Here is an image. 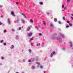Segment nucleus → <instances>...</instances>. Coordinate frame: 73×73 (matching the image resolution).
<instances>
[{
	"label": "nucleus",
	"mask_w": 73,
	"mask_h": 73,
	"mask_svg": "<svg viewBox=\"0 0 73 73\" xmlns=\"http://www.w3.org/2000/svg\"><path fill=\"white\" fill-rule=\"evenodd\" d=\"M38 44H37V46H38Z\"/></svg>",
	"instance_id": "52"
},
{
	"label": "nucleus",
	"mask_w": 73,
	"mask_h": 73,
	"mask_svg": "<svg viewBox=\"0 0 73 73\" xmlns=\"http://www.w3.org/2000/svg\"><path fill=\"white\" fill-rule=\"evenodd\" d=\"M1 59H2V60H4V58L2 57H1Z\"/></svg>",
	"instance_id": "35"
},
{
	"label": "nucleus",
	"mask_w": 73,
	"mask_h": 73,
	"mask_svg": "<svg viewBox=\"0 0 73 73\" xmlns=\"http://www.w3.org/2000/svg\"><path fill=\"white\" fill-rule=\"evenodd\" d=\"M36 28H37V29H38V27H36Z\"/></svg>",
	"instance_id": "45"
},
{
	"label": "nucleus",
	"mask_w": 73,
	"mask_h": 73,
	"mask_svg": "<svg viewBox=\"0 0 73 73\" xmlns=\"http://www.w3.org/2000/svg\"><path fill=\"white\" fill-rule=\"evenodd\" d=\"M12 31H14V30L12 29Z\"/></svg>",
	"instance_id": "48"
},
{
	"label": "nucleus",
	"mask_w": 73,
	"mask_h": 73,
	"mask_svg": "<svg viewBox=\"0 0 73 73\" xmlns=\"http://www.w3.org/2000/svg\"><path fill=\"white\" fill-rule=\"evenodd\" d=\"M51 57H52L53 56V53H52L50 55Z\"/></svg>",
	"instance_id": "16"
},
{
	"label": "nucleus",
	"mask_w": 73,
	"mask_h": 73,
	"mask_svg": "<svg viewBox=\"0 0 73 73\" xmlns=\"http://www.w3.org/2000/svg\"><path fill=\"white\" fill-rule=\"evenodd\" d=\"M21 27H20L19 28V30H21Z\"/></svg>",
	"instance_id": "24"
},
{
	"label": "nucleus",
	"mask_w": 73,
	"mask_h": 73,
	"mask_svg": "<svg viewBox=\"0 0 73 73\" xmlns=\"http://www.w3.org/2000/svg\"><path fill=\"white\" fill-rule=\"evenodd\" d=\"M16 73H19V72H16Z\"/></svg>",
	"instance_id": "49"
},
{
	"label": "nucleus",
	"mask_w": 73,
	"mask_h": 73,
	"mask_svg": "<svg viewBox=\"0 0 73 73\" xmlns=\"http://www.w3.org/2000/svg\"><path fill=\"white\" fill-rule=\"evenodd\" d=\"M2 25V23L0 22V25Z\"/></svg>",
	"instance_id": "33"
},
{
	"label": "nucleus",
	"mask_w": 73,
	"mask_h": 73,
	"mask_svg": "<svg viewBox=\"0 0 73 73\" xmlns=\"http://www.w3.org/2000/svg\"><path fill=\"white\" fill-rule=\"evenodd\" d=\"M39 3L40 4V5H42V2H40Z\"/></svg>",
	"instance_id": "15"
},
{
	"label": "nucleus",
	"mask_w": 73,
	"mask_h": 73,
	"mask_svg": "<svg viewBox=\"0 0 73 73\" xmlns=\"http://www.w3.org/2000/svg\"><path fill=\"white\" fill-rule=\"evenodd\" d=\"M42 68V66H40V68Z\"/></svg>",
	"instance_id": "28"
},
{
	"label": "nucleus",
	"mask_w": 73,
	"mask_h": 73,
	"mask_svg": "<svg viewBox=\"0 0 73 73\" xmlns=\"http://www.w3.org/2000/svg\"><path fill=\"white\" fill-rule=\"evenodd\" d=\"M31 27H32V26H30V27H27V30L28 31H30L31 29Z\"/></svg>",
	"instance_id": "1"
},
{
	"label": "nucleus",
	"mask_w": 73,
	"mask_h": 73,
	"mask_svg": "<svg viewBox=\"0 0 73 73\" xmlns=\"http://www.w3.org/2000/svg\"><path fill=\"white\" fill-rule=\"evenodd\" d=\"M69 24L70 25V26H72V24H70V23H69Z\"/></svg>",
	"instance_id": "20"
},
{
	"label": "nucleus",
	"mask_w": 73,
	"mask_h": 73,
	"mask_svg": "<svg viewBox=\"0 0 73 73\" xmlns=\"http://www.w3.org/2000/svg\"><path fill=\"white\" fill-rule=\"evenodd\" d=\"M70 0H67V3H69L70 2Z\"/></svg>",
	"instance_id": "14"
},
{
	"label": "nucleus",
	"mask_w": 73,
	"mask_h": 73,
	"mask_svg": "<svg viewBox=\"0 0 73 73\" xmlns=\"http://www.w3.org/2000/svg\"><path fill=\"white\" fill-rule=\"evenodd\" d=\"M31 68L33 69H35V67L34 66H31Z\"/></svg>",
	"instance_id": "13"
},
{
	"label": "nucleus",
	"mask_w": 73,
	"mask_h": 73,
	"mask_svg": "<svg viewBox=\"0 0 73 73\" xmlns=\"http://www.w3.org/2000/svg\"><path fill=\"white\" fill-rule=\"evenodd\" d=\"M3 45H7V44L6 43H3Z\"/></svg>",
	"instance_id": "21"
},
{
	"label": "nucleus",
	"mask_w": 73,
	"mask_h": 73,
	"mask_svg": "<svg viewBox=\"0 0 73 73\" xmlns=\"http://www.w3.org/2000/svg\"><path fill=\"white\" fill-rule=\"evenodd\" d=\"M58 29L59 30H61L60 29Z\"/></svg>",
	"instance_id": "50"
},
{
	"label": "nucleus",
	"mask_w": 73,
	"mask_h": 73,
	"mask_svg": "<svg viewBox=\"0 0 73 73\" xmlns=\"http://www.w3.org/2000/svg\"><path fill=\"white\" fill-rule=\"evenodd\" d=\"M63 20H65V19L64 17H63Z\"/></svg>",
	"instance_id": "25"
},
{
	"label": "nucleus",
	"mask_w": 73,
	"mask_h": 73,
	"mask_svg": "<svg viewBox=\"0 0 73 73\" xmlns=\"http://www.w3.org/2000/svg\"><path fill=\"white\" fill-rule=\"evenodd\" d=\"M28 36H31L32 35V33H30L29 34H28Z\"/></svg>",
	"instance_id": "4"
},
{
	"label": "nucleus",
	"mask_w": 73,
	"mask_h": 73,
	"mask_svg": "<svg viewBox=\"0 0 73 73\" xmlns=\"http://www.w3.org/2000/svg\"><path fill=\"white\" fill-rule=\"evenodd\" d=\"M11 15L13 16H15V15L14 14V13H13V11H12L11 12Z\"/></svg>",
	"instance_id": "5"
},
{
	"label": "nucleus",
	"mask_w": 73,
	"mask_h": 73,
	"mask_svg": "<svg viewBox=\"0 0 73 73\" xmlns=\"http://www.w3.org/2000/svg\"><path fill=\"white\" fill-rule=\"evenodd\" d=\"M36 64H38V65H40V63H39V62H36Z\"/></svg>",
	"instance_id": "22"
},
{
	"label": "nucleus",
	"mask_w": 73,
	"mask_h": 73,
	"mask_svg": "<svg viewBox=\"0 0 73 73\" xmlns=\"http://www.w3.org/2000/svg\"><path fill=\"white\" fill-rule=\"evenodd\" d=\"M70 22L69 21H67V23H69V24Z\"/></svg>",
	"instance_id": "27"
},
{
	"label": "nucleus",
	"mask_w": 73,
	"mask_h": 73,
	"mask_svg": "<svg viewBox=\"0 0 73 73\" xmlns=\"http://www.w3.org/2000/svg\"><path fill=\"white\" fill-rule=\"evenodd\" d=\"M59 24H61V23L60 22H59Z\"/></svg>",
	"instance_id": "39"
},
{
	"label": "nucleus",
	"mask_w": 73,
	"mask_h": 73,
	"mask_svg": "<svg viewBox=\"0 0 73 73\" xmlns=\"http://www.w3.org/2000/svg\"><path fill=\"white\" fill-rule=\"evenodd\" d=\"M68 27H69V26L68 25H67L66 26V28H68Z\"/></svg>",
	"instance_id": "40"
},
{
	"label": "nucleus",
	"mask_w": 73,
	"mask_h": 73,
	"mask_svg": "<svg viewBox=\"0 0 73 73\" xmlns=\"http://www.w3.org/2000/svg\"><path fill=\"white\" fill-rule=\"evenodd\" d=\"M29 52H31V49H29Z\"/></svg>",
	"instance_id": "26"
},
{
	"label": "nucleus",
	"mask_w": 73,
	"mask_h": 73,
	"mask_svg": "<svg viewBox=\"0 0 73 73\" xmlns=\"http://www.w3.org/2000/svg\"><path fill=\"white\" fill-rule=\"evenodd\" d=\"M54 21H55V22H57V18H55L54 19Z\"/></svg>",
	"instance_id": "9"
},
{
	"label": "nucleus",
	"mask_w": 73,
	"mask_h": 73,
	"mask_svg": "<svg viewBox=\"0 0 73 73\" xmlns=\"http://www.w3.org/2000/svg\"><path fill=\"white\" fill-rule=\"evenodd\" d=\"M22 15H23V16H24L25 18L26 19L27 18V17H26V16H25V14H24L22 13Z\"/></svg>",
	"instance_id": "8"
},
{
	"label": "nucleus",
	"mask_w": 73,
	"mask_h": 73,
	"mask_svg": "<svg viewBox=\"0 0 73 73\" xmlns=\"http://www.w3.org/2000/svg\"><path fill=\"white\" fill-rule=\"evenodd\" d=\"M3 7V6L2 5H0V8H2Z\"/></svg>",
	"instance_id": "29"
},
{
	"label": "nucleus",
	"mask_w": 73,
	"mask_h": 73,
	"mask_svg": "<svg viewBox=\"0 0 73 73\" xmlns=\"http://www.w3.org/2000/svg\"><path fill=\"white\" fill-rule=\"evenodd\" d=\"M67 9V8H66V7H65L64 8V9Z\"/></svg>",
	"instance_id": "32"
},
{
	"label": "nucleus",
	"mask_w": 73,
	"mask_h": 73,
	"mask_svg": "<svg viewBox=\"0 0 73 73\" xmlns=\"http://www.w3.org/2000/svg\"><path fill=\"white\" fill-rule=\"evenodd\" d=\"M49 14H50V13H47V15H49Z\"/></svg>",
	"instance_id": "34"
},
{
	"label": "nucleus",
	"mask_w": 73,
	"mask_h": 73,
	"mask_svg": "<svg viewBox=\"0 0 73 73\" xmlns=\"http://www.w3.org/2000/svg\"><path fill=\"white\" fill-rule=\"evenodd\" d=\"M71 16H73V14H72L71 15Z\"/></svg>",
	"instance_id": "44"
},
{
	"label": "nucleus",
	"mask_w": 73,
	"mask_h": 73,
	"mask_svg": "<svg viewBox=\"0 0 73 73\" xmlns=\"http://www.w3.org/2000/svg\"><path fill=\"white\" fill-rule=\"evenodd\" d=\"M30 23H33V21L32 20H31L30 21Z\"/></svg>",
	"instance_id": "19"
},
{
	"label": "nucleus",
	"mask_w": 73,
	"mask_h": 73,
	"mask_svg": "<svg viewBox=\"0 0 73 73\" xmlns=\"http://www.w3.org/2000/svg\"><path fill=\"white\" fill-rule=\"evenodd\" d=\"M17 22H18V21H19V19H18L17 20Z\"/></svg>",
	"instance_id": "47"
},
{
	"label": "nucleus",
	"mask_w": 73,
	"mask_h": 73,
	"mask_svg": "<svg viewBox=\"0 0 73 73\" xmlns=\"http://www.w3.org/2000/svg\"><path fill=\"white\" fill-rule=\"evenodd\" d=\"M61 36H62V38H64L65 36H64V35L62 34L60 35Z\"/></svg>",
	"instance_id": "10"
},
{
	"label": "nucleus",
	"mask_w": 73,
	"mask_h": 73,
	"mask_svg": "<svg viewBox=\"0 0 73 73\" xmlns=\"http://www.w3.org/2000/svg\"><path fill=\"white\" fill-rule=\"evenodd\" d=\"M1 17H3V15H1Z\"/></svg>",
	"instance_id": "42"
},
{
	"label": "nucleus",
	"mask_w": 73,
	"mask_h": 73,
	"mask_svg": "<svg viewBox=\"0 0 73 73\" xmlns=\"http://www.w3.org/2000/svg\"><path fill=\"white\" fill-rule=\"evenodd\" d=\"M69 44L70 45V47H72V43L71 42H69Z\"/></svg>",
	"instance_id": "2"
},
{
	"label": "nucleus",
	"mask_w": 73,
	"mask_h": 73,
	"mask_svg": "<svg viewBox=\"0 0 73 73\" xmlns=\"http://www.w3.org/2000/svg\"><path fill=\"white\" fill-rule=\"evenodd\" d=\"M42 34L41 33H39V36H42Z\"/></svg>",
	"instance_id": "23"
},
{
	"label": "nucleus",
	"mask_w": 73,
	"mask_h": 73,
	"mask_svg": "<svg viewBox=\"0 0 73 73\" xmlns=\"http://www.w3.org/2000/svg\"><path fill=\"white\" fill-rule=\"evenodd\" d=\"M72 49L73 50V48H72Z\"/></svg>",
	"instance_id": "53"
},
{
	"label": "nucleus",
	"mask_w": 73,
	"mask_h": 73,
	"mask_svg": "<svg viewBox=\"0 0 73 73\" xmlns=\"http://www.w3.org/2000/svg\"><path fill=\"white\" fill-rule=\"evenodd\" d=\"M43 24L44 25H46V23H45V21H43Z\"/></svg>",
	"instance_id": "12"
},
{
	"label": "nucleus",
	"mask_w": 73,
	"mask_h": 73,
	"mask_svg": "<svg viewBox=\"0 0 73 73\" xmlns=\"http://www.w3.org/2000/svg\"><path fill=\"white\" fill-rule=\"evenodd\" d=\"M2 65V64L1 63H0V65Z\"/></svg>",
	"instance_id": "46"
},
{
	"label": "nucleus",
	"mask_w": 73,
	"mask_h": 73,
	"mask_svg": "<svg viewBox=\"0 0 73 73\" xmlns=\"http://www.w3.org/2000/svg\"><path fill=\"white\" fill-rule=\"evenodd\" d=\"M21 22L22 23H23V24H25V21L23 20H21Z\"/></svg>",
	"instance_id": "3"
},
{
	"label": "nucleus",
	"mask_w": 73,
	"mask_h": 73,
	"mask_svg": "<svg viewBox=\"0 0 73 73\" xmlns=\"http://www.w3.org/2000/svg\"><path fill=\"white\" fill-rule=\"evenodd\" d=\"M45 71H44V73H45Z\"/></svg>",
	"instance_id": "51"
},
{
	"label": "nucleus",
	"mask_w": 73,
	"mask_h": 73,
	"mask_svg": "<svg viewBox=\"0 0 73 73\" xmlns=\"http://www.w3.org/2000/svg\"><path fill=\"white\" fill-rule=\"evenodd\" d=\"M6 32V30H5V31H4V33H5V32Z\"/></svg>",
	"instance_id": "36"
},
{
	"label": "nucleus",
	"mask_w": 73,
	"mask_h": 73,
	"mask_svg": "<svg viewBox=\"0 0 73 73\" xmlns=\"http://www.w3.org/2000/svg\"><path fill=\"white\" fill-rule=\"evenodd\" d=\"M4 41V40H1V43H2V42H3Z\"/></svg>",
	"instance_id": "17"
},
{
	"label": "nucleus",
	"mask_w": 73,
	"mask_h": 73,
	"mask_svg": "<svg viewBox=\"0 0 73 73\" xmlns=\"http://www.w3.org/2000/svg\"><path fill=\"white\" fill-rule=\"evenodd\" d=\"M60 37H58L57 38V40H60Z\"/></svg>",
	"instance_id": "18"
},
{
	"label": "nucleus",
	"mask_w": 73,
	"mask_h": 73,
	"mask_svg": "<svg viewBox=\"0 0 73 73\" xmlns=\"http://www.w3.org/2000/svg\"><path fill=\"white\" fill-rule=\"evenodd\" d=\"M16 4L17 5V4H19V2H17Z\"/></svg>",
	"instance_id": "31"
},
{
	"label": "nucleus",
	"mask_w": 73,
	"mask_h": 73,
	"mask_svg": "<svg viewBox=\"0 0 73 73\" xmlns=\"http://www.w3.org/2000/svg\"><path fill=\"white\" fill-rule=\"evenodd\" d=\"M29 62H31V60H28Z\"/></svg>",
	"instance_id": "43"
},
{
	"label": "nucleus",
	"mask_w": 73,
	"mask_h": 73,
	"mask_svg": "<svg viewBox=\"0 0 73 73\" xmlns=\"http://www.w3.org/2000/svg\"><path fill=\"white\" fill-rule=\"evenodd\" d=\"M50 27L51 28H53L54 27V26L52 24H50Z\"/></svg>",
	"instance_id": "6"
},
{
	"label": "nucleus",
	"mask_w": 73,
	"mask_h": 73,
	"mask_svg": "<svg viewBox=\"0 0 73 73\" xmlns=\"http://www.w3.org/2000/svg\"><path fill=\"white\" fill-rule=\"evenodd\" d=\"M64 5H62V8H64Z\"/></svg>",
	"instance_id": "30"
},
{
	"label": "nucleus",
	"mask_w": 73,
	"mask_h": 73,
	"mask_svg": "<svg viewBox=\"0 0 73 73\" xmlns=\"http://www.w3.org/2000/svg\"><path fill=\"white\" fill-rule=\"evenodd\" d=\"M33 37H32V38H31L29 40V42L30 41H32V40H33Z\"/></svg>",
	"instance_id": "11"
},
{
	"label": "nucleus",
	"mask_w": 73,
	"mask_h": 73,
	"mask_svg": "<svg viewBox=\"0 0 73 73\" xmlns=\"http://www.w3.org/2000/svg\"><path fill=\"white\" fill-rule=\"evenodd\" d=\"M71 18H72V20H73V17H71Z\"/></svg>",
	"instance_id": "38"
},
{
	"label": "nucleus",
	"mask_w": 73,
	"mask_h": 73,
	"mask_svg": "<svg viewBox=\"0 0 73 73\" xmlns=\"http://www.w3.org/2000/svg\"><path fill=\"white\" fill-rule=\"evenodd\" d=\"M55 53V52H54L53 53V54H54Z\"/></svg>",
	"instance_id": "37"
},
{
	"label": "nucleus",
	"mask_w": 73,
	"mask_h": 73,
	"mask_svg": "<svg viewBox=\"0 0 73 73\" xmlns=\"http://www.w3.org/2000/svg\"><path fill=\"white\" fill-rule=\"evenodd\" d=\"M8 24H11V22L10 21V20L9 19H8Z\"/></svg>",
	"instance_id": "7"
},
{
	"label": "nucleus",
	"mask_w": 73,
	"mask_h": 73,
	"mask_svg": "<svg viewBox=\"0 0 73 73\" xmlns=\"http://www.w3.org/2000/svg\"><path fill=\"white\" fill-rule=\"evenodd\" d=\"M12 46L13 47V48H14V46H13V45H12Z\"/></svg>",
	"instance_id": "41"
}]
</instances>
